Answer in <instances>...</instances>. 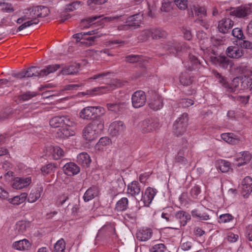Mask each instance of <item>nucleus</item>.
<instances>
[{"label": "nucleus", "instance_id": "obj_15", "mask_svg": "<svg viewBox=\"0 0 252 252\" xmlns=\"http://www.w3.org/2000/svg\"><path fill=\"white\" fill-rule=\"evenodd\" d=\"M126 129V126L122 121L113 122L109 126L110 134L113 136H117L122 134Z\"/></svg>", "mask_w": 252, "mask_h": 252}, {"label": "nucleus", "instance_id": "obj_47", "mask_svg": "<svg viewBox=\"0 0 252 252\" xmlns=\"http://www.w3.org/2000/svg\"><path fill=\"white\" fill-rule=\"evenodd\" d=\"M251 158L252 155L249 152H244L242 155V157L239 159L240 161L238 162L237 166L240 167L244 164H247L250 162Z\"/></svg>", "mask_w": 252, "mask_h": 252}, {"label": "nucleus", "instance_id": "obj_48", "mask_svg": "<svg viewBox=\"0 0 252 252\" xmlns=\"http://www.w3.org/2000/svg\"><path fill=\"white\" fill-rule=\"evenodd\" d=\"M110 139L107 137H103L100 138L98 142L95 146V149L98 150H101L103 147L108 145L110 144Z\"/></svg>", "mask_w": 252, "mask_h": 252}, {"label": "nucleus", "instance_id": "obj_59", "mask_svg": "<svg viewBox=\"0 0 252 252\" xmlns=\"http://www.w3.org/2000/svg\"><path fill=\"white\" fill-rule=\"evenodd\" d=\"M201 192V189L200 188L197 186L195 185L194 187H193L189 192V193L190 194V196L194 199H197L198 198V197L199 195V194Z\"/></svg>", "mask_w": 252, "mask_h": 252}, {"label": "nucleus", "instance_id": "obj_49", "mask_svg": "<svg viewBox=\"0 0 252 252\" xmlns=\"http://www.w3.org/2000/svg\"><path fill=\"white\" fill-rule=\"evenodd\" d=\"M99 234L106 233L108 234H115V230L114 226L111 224H108L103 226L98 231Z\"/></svg>", "mask_w": 252, "mask_h": 252}, {"label": "nucleus", "instance_id": "obj_24", "mask_svg": "<svg viewBox=\"0 0 252 252\" xmlns=\"http://www.w3.org/2000/svg\"><path fill=\"white\" fill-rule=\"evenodd\" d=\"M175 218L178 220L181 225L185 226L191 219L190 215L184 211H178L175 214Z\"/></svg>", "mask_w": 252, "mask_h": 252}, {"label": "nucleus", "instance_id": "obj_53", "mask_svg": "<svg viewBox=\"0 0 252 252\" xmlns=\"http://www.w3.org/2000/svg\"><path fill=\"white\" fill-rule=\"evenodd\" d=\"M239 86L238 78H234L230 84H228V87L227 88L226 91L229 93H234L237 90Z\"/></svg>", "mask_w": 252, "mask_h": 252}, {"label": "nucleus", "instance_id": "obj_11", "mask_svg": "<svg viewBox=\"0 0 252 252\" xmlns=\"http://www.w3.org/2000/svg\"><path fill=\"white\" fill-rule=\"evenodd\" d=\"M234 21L229 18L224 17L218 22V29L223 34L229 33L234 26Z\"/></svg>", "mask_w": 252, "mask_h": 252}, {"label": "nucleus", "instance_id": "obj_44", "mask_svg": "<svg viewBox=\"0 0 252 252\" xmlns=\"http://www.w3.org/2000/svg\"><path fill=\"white\" fill-rule=\"evenodd\" d=\"M213 74L215 78L218 80V82L226 90L227 88L228 87V83L226 81V78L222 76L221 74L216 70H213Z\"/></svg>", "mask_w": 252, "mask_h": 252}, {"label": "nucleus", "instance_id": "obj_38", "mask_svg": "<svg viewBox=\"0 0 252 252\" xmlns=\"http://www.w3.org/2000/svg\"><path fill=\"white\" fill-rule=\"evenodd\" d=\"M29 226V222L24 220L18 221L15 225V230L18 234L24 233Z\"/></svg>", "mask_w": 252, "mask_h": 252}, {"label": "nucleus", "instance_id": "obj_32", "mask_svg": "<svg viewBox=\"0 0 252 252\" xmlns=\"http://www.w3.org/2000/svg\"><path fill=\"white\" fill-rule=\"evenodd\" d=\"M110 91V89L107 87H96L92 89L87 90L85 93V94L91 96L97 94H101L106 93Z\"/></svg>", "mask_w": 252, "mask_h": 252}, {"label": "nucleus", "instance_id": "obj_34", "mask_svg": "<svg viewBox=\"0 0 252 252\" xmlns=\"http://www.w3.org/2000/svg\"><path fill=\"white\" fill-rule=\"evenodd\" d=\"M124 105V103H107L106 106L109 111L117 113L123 110Z\"/></svg>", "mask_w": 252, "mask_h": 252}, {"label": "nucleus", "instance_id": "obj_54", "mask_svg": "<svg viewBox=\"0 0 252 252\" xmlns=\"http://www.w3.org/2000/svg\"><path fill=\"white\" fill-rule=\"evenodd\" d=\"M219 168L222 172H227L230 169V163L225 160H221L219 163Z\"/></svg>", "mask_w": 252, "mask_h": 252}, {"label": "nucleus", "instance_id": "obj_9", "mask_svg": "<svg viewBox=\"0 0 252 252\" xmlns=\"http://www.w3.org/2000/svg\"><path fill=\"white\" fill-rule=\"evenodd\" d=\"M140 127L142 132L149 133L158 128L159 123L157 119H146L140 123Z\"/></svg>", "mask_w": 252, "mask_h": 252}, {"label": "nucleus", "instance_id": "obj_1", "mask_svg": "<svg viewBox=\"0 0 252 252\" xmlns=\"http://www.w3.org/2000/svg\"><path fill=\"white\" fill-rule=\"evenodd\" d=\"M104 128V123L101 121H93L83 128L82 136L86 141H92L96 139Z\"/></svg>", "mask_w": 252, "mask_h": 252}, {"label": "nucleus", "instance_id": "obj_23", "mask_svg": "<svg viewBox=\"0 0 252 252\" xmlns=\"http://www.w3.org/2000/svg\"><path fill=\"white\" fill-rule=\"evenodd\" d=\"M43 192V187L41 185L32 189L28 197V201L30 203L35 202L39 199Z\"/></svg>", "mask_w": 252, "mask_h": 252}, {"label": "nucleus", "instance_id": "obj_51", "mask_svg": "<svg viewBox=\"0 0 252 252\" xmlns=\"http://www.w3.org/2000/svg\"><path fill=\"white\" fill-rule=\"evenodd\" d=\"M65 245L63 239L58 241L54 246L55 252H64Z\"/></svg>", "mask_w": 252, "mask_h": 252}, {"label": "nucleus", "instance_id": "obj_5", "mask_svg": "<svg viewBox=\"0 0 252 252\" xmlns=\"http://www.w3.org/2000/svg\"><path fill=\"white\" fill-rule=\"evenodd\" d=\"M252 13V8L248 5H241L230 9V15L239 19H247Z\"/></svg>", "mask_w": 252, "mask_h": 252}, {"label": "nucleus", "instance_id": "obj_37", "mask_svg": "<svg viewBox=\"0 0 252 252\" xmlns=\"http://www.w3.org/2000/svg\"><path fill=\"white\" fill-rule=\"evenodd\" d=\"M192 216L202 220H207L210 219V216L207 212L199 211L197 209L193 210L191 212Z\"/></svg>", "mask_w": 252, "mask_h": 252}, {"label": "nucleus", "instance_id": "obj_33", "mask_svg": "<svg viewBox=\"0 0 252 252\" xmlns=\"http://www.w3.org/2000/svg\"><path fill=\"white\" fill-rule=\"evenodd\" d=\"M128 200L127 197H123L117 201L115 206V210L118 212L124 211L127 209Z\"/></svg>", "mask_w": 252, "mask_h": 252}, {"label": "nucleus", "instance_id": "obj_40", "mask_svg": "<svg viewBox=\"0 0 252 252\" xmlns=\"http://www.w3.org/2000/svg\"><path fill=\"white\" fill-rule=\"evenodd\" d=\"M36 9V15L37 18L45 17L47 16L49 13V9L48 7L44 6H34Z\"/></svg>", "mask_w": 252, "mask_h": 252}, {"label": "nucleus", "instance_id": "obj_43", "mask_svg": "<svg viewBox=\"0 0 252 252\" xmlns=\"http://www.w3.org/2000/svg\"><path fill=\"white\" fill-rule=\"evenodd\" d=\"M103 15L93 16L87 17L81 20L82 26L84 28L89 27L92 24H94V22L97 19L101 18Z\"/></svg>", "mask_w": 252, "mask_h": 252}, {"label": "nucleus", "instance_id": "obj_8", "mask_svg": "<svg viewBox=\"0 0 252 252\" xmlns=\"http://www.w3.org/2000/svg\"><path fill=\"white\" fill-rule=\"evenodd\" d=\"M98 106H87L82 109L79 113V118L86 121L94 120L97 116Z\"/></svg>", "mask_w": 252, "mask_h": 252}, {"label": "nucleus", "instance_id": "obj_63", "mask_svg": "<svg viewBox=\"0 0 252 252\" xmlns=\"http://www.w3.org/2000/svg\"><path fill=\"white\" fill-rule=\"evenodd\" d=\"M175 4L181 10H185L188 7V0H174Z\"/></svg>", "mask_w": 252, "mask_h": 252}, {"label": "nucleus", "instance_id": "obj_64", "mask_svg": "<svg viewBox=\"0 0 252 252\" xmlns=\"http://www.w3.org/2000/svg\"><path fill=\"white\" fill-rule=\"evenodd\" d=\"M240 45L242 48L251 50H252V42L249 40L242 39L240 42Z\"/></svg>", "mask_w": 252, "mask_h": 252}, {"label": "nucleus", "instance_id": "obj_16", "mask_svg": "<svg viewBox=\"0 0 252 252\" xmlns=\"http://www.w3.org/2000/svg\"><path fill=\"white\" fill-rule=\"evenodd\" d=\"M226 53L227 56L230 58L238 59L244 56L245 51L238 46H231L227 48Z\"/></svg>", "mask_w": 252, "mask_h": 252}, {"label": "nucleus", "instance_id": "obj_22", "mask_svg": "<svg viewBox=\"0 0 252 252\" xmlns=\"http://www.w3.org/2000/svg\"><path fill=\"white\" fill-rule=\"evenodd\" d=\"M80 65L79 63H74L69 66L63 67L61 73L63 75H75L79 70Z\"/></svg>", "mask_w": 252, "mask_h": 252}, {"label": "nucleus", "instance_id": "obj_7", "mask_svg": "<svg viewBox=\"0 0 252 252\" xmlns=\"http://www.w3.org/2000/svg\"><path fill=\"white\" fill-rule=\"evenodd\" d=\"M163 47L170 53L176 55L186 47V45L183 42L172 39L167 41Z\"/></svg>", "mask_w": 252, "mask_h": 252}, {"label": "nucleus", "instance_id": "obj_3", "mask_svg": "<svg viewBox=\"0 0 252 252\" xmlns=\"http://www.w3.org/2000/svg\"><path fill=\"white\" fill-rule=\"evenodd\" d=\"M35 12L36 9H35L34 6L25 10L24 13L25 18L28 21L20 26L17 29V31H21L27 27L32 25L37 24L39 23Z\"/></svg>", "mask_w": 252, "mask_h": 252}, {"label": "nucleus", "instance_id": "obj_14", "mask_svg": "<svg viewBox=\"0 0 252 252\" xmlns=\"http://www.w3.org/2000/svg\"><path fill=\"white\" fill-rule=\"evenodd\" d=\"M210 59L213 64L224 69L227 68L230 64L229 59L224 56H210Z\"/></svg>", "mask_w": 252, "mask_h": 252}, {"label": "nucleus", "instance_id": "obj_30", "mask_svg": "<svg viewBox=\"0 0 252 252\" xmlns=\"http://www.w3.org/2000/svg\"><path fill=\"white\" fill-rule=\"evenodd\" d=\"M149 107L154 110H158L163 106V101L161 97L156 95L150 101Z\"/></svg>", "mask_w": 252, "mask_h": 252}, {"label": "nucleus", "instance_id": "obj_57", "mask_svg": "<svg viewBox=\"0 0 252 252\" xmlns=\"http://www.w3.org/2000/svg\"><path fill=\"white\" fill-rule=\"evenodd\" d=\"M233 217L230 214H224L220 216L218 222L221 223H227L233 219Z\"/></svg>", "mask_w": 252, "mask_h": 252}, {"label": "nucleus", "instance_id": "obj_4", "mask_svg": "<svg viewBox=\"0 0 252 252\" xmlns=\"http://www.w3.org/2000/svg\"><path fill=\"white\" fill-rule=\"evenodd\" d=\"M188 122V115L187 113L183 114L178 118L173 126V130L177 136L182 135L187 130Z\"/></svg>", "mask_w": 252, "mask_h": 252}, {"label": "nucleus", "instance_id": "obj_19", "mask_svg": "<svg viewBox=\"0 0 252 252\" xmlns=\"http://www.w3.org/2000/svg\"><path fill=\"white\" fill-rule=\"evenodd\" d=\"M241 189L244 196L250 193L252 191V178L246 177L242 182Z\"/></svg>", "mask_w": 252, "mask_h": 252}, {"label": "nucleus", "instance_id": "obj_28", "mask_svg": "<svg viewBox=\"0 0 252 252\" xmlns=\"http://www.w3.org/2000/svg\"><path fill=\"white\" fill-rule=\"evenodd\" d=\"M221 138L226 142L232 145L236 144L240 141L238 136L233 133H222L221 134Z\"/></svg>", "mask_w": 252, "mask_h": 252}, {"label": "nucleus", "instance_id": "obj_42", "mask_svg": "<svg viewBox=\"0 0 252 252\" xmlns=\"http://www.w3.org/2000/svg\"><path fill=\"white\" fill-rule=\"evenodd\" d=\"M59 131L58 133L62 138H67L74 134V132L69 126H64L63 127L59 129Z\"/></svg>", "mask_w": 252, "mask_h": 252}, {"label": "nucleus", "instance_id": "obj_56", "mask_svg": "<svg viewBox=\"0 0 252 252\" xmlns=\"http://www.w3.org/2000/svg\"><path fill=\"white\" fill-rule=\"evenodd\" d=\"M194 23L201 26L206 30L210 27V22L206 19L199 17L194 21Z\"/></svg>", "mask_w": 252, "mask_h": 252}, {"label": "nucleus", "instance_id": "obj_10", "mask_svg": "<svg viewBox=\"0 0 252 252\" xmlns=\"http://www.w3.org/2000/svg\"><path fill=\"white\" fill-rule=\"evenodd\" d=\"M131 101L134 108H140L144 106L146 102L145 93L141 90L136 91L132 95Z\"/></svg>", "mask_w": 252, "mask_h": 252}, {"label": "nucleus", "instance_id": "obj_25", "mask_svg": "<svg viewBox=\"0 0 252 252\" xmlns=\"http://www.w3.org/2000/svg\"><path fill=\"white\" fill-rule=\"evenodd\" d=\"M84 36L87 35H94L93 36L85 38L87 40L86 42L81 41V44H85L87 46H90L93 45L94 40L98 37H100L102 34H98L97 30H93L86 32H83Z\"/></svg>", "mask_w": 252, "mask_h": 252}, {"label": "nucleus", "instance_id": "obj_52", "mask_svg": "<svg viewBox=\"0 0 252 252\" xmlns=\"http://www.w3.org/2000/svg\"><path fill=\"white\" fill-rule=\"evenodd\" d=\"M81 2L80 1H75L72 3L66 4L65 6V11H73L78 9L81 6Z\"/></svg>", "mask_w": 252, "mask_h": 252}, {"label": "nucleus", "instance_id": "obj_2", "mask_svg": "<svg viewBox=\"0 0 252 252\" xmlns=\"http://www.w3.org/2000/svg\"><path fill=\"white\" fill-rule=\"evenodd\" d=\"M167 35L168 34L165 31L160 28H153L143 31L140 35V39L146 41L150 37H152L153 39L158 40L165 38Z\"/></svg>", "mask_w": 252, "mask_h": 252}, {"label": "nucleus", "instance_id": "obj_6", "mask_svg": "<svg viewBox=\"0 0 252 252\" xmlns=\"http://www.w3.org/2000/svg\"><path fill=\"white\" fill-rule=\"evenodd\" d=\"M73 124V119L68 116H58L50 120V125L54 128H62L64 126L71 127Z\"/></svg>", "mask_w": 252, "mask_h": 252}, {"label": "nucleus", "instance_id": "obj_36", "mask_svg": "<svg viewBox=\"0 0 252 252\" xmlns=\"http://www.w3.org/2000/svg\"><path fill=\"white\" fill-rule=\"evenodd\" d=\"M61 67L59 64H51L46 66L44 69L41 70L42 76H46L51 73H53Z\"/></svg>", "mask_w": 252, "mask_h": 252}, {"label": "nucleus", "instance_id": "obj_27", "mask_svg": "<svg viewBox=\"0 0 252 252\" xmlns=\"http://www.w3.org/2000/svg\"><path fill=\"white\" fill-rule=\"evenodd\" d=\"M157 193V190L156 189L148 187L145 192V195L143 197L144 203L145 204H150L152 202V200H153Z\"/></svg>", "mask_w": 252, "mask_h": 252}, {"label": "nucleus", "instance_id": "obj_13", "mask_svg": "<svg viewBox=\"0 0 252 252\" xmlns=\"http://www.w3.org/2000/svg\"><path fill=\"white\" fill-rule=\"evenodd\" d=\"M188 142L186 139L183 140V144L175 158V162L185 165L188 163V160L185 157V151L188 148Z\"/></svg>", "mask_w": 252, "mask_h": 252}, {"label": "nucleus", "instance_id": "obj_20", "mask_svg": "<svg viewBox=\"0 0 252 252\" xmlns=\"http://www.w3.org/2000/svg\"><path fill=\"white\" fill-rule=\"evenodd\" d=\"M152 235V229L147 227L140 229L136 233V238L140 241H146L151 238Z\"/></svg>", "mask_w": 252, "mask_h": 252}, {"label": "nucleus", "instance_id": "obj_26", "mask_svg": "<svg viewBox=\"0 0 252 252\" xmlns=\"http://www.w3.org/2000/svg\"><path fill=\"white\" fill-rule=\"evenodd\" d=\"M98 189L96 186H92L89 188L85 192L83 198L85 202H88L94 197L96 196L98 194Z\"/></svg>", "mask_w": 252, "mask_h": 252}, {"label": "nucleus", "instance_id": "obj_17", "mask_svg": "<svg viewBox=\"0 0 252 252\" xmlns=\"http://www.w3.org/2000/svg\"><path fill=\"white\" fill-rule=\"evenodd\" d=\"M141 192V186L137 181H134L129 183L127 186L126 193L134 198Z\"/></svg>", "mask_w": 252, "mask_h": 252}, {"label": "nucleus", "instance_id": "obj_61", "mask_svg": "<svg viewBox=\"0 0 252 252\" xmlns=\"http://www.w3.org/2000/svg\"><path fill=\"white\" fill-rule=\"evenodd\" d=\"M1 7V10L3 12L11 13L14 11V9L10 3L4 2Z\"/></svg>", "mask_w": 252, "mask_h": 252}, {"label": "nucleus", "instance_id": "obj_29", "mask_svg": "<svg viewBox=\"0 0 252 252\" xmlns=\"http://www.w3.org/2000/svg\"><path fill=\"white\" fill-rule=\"evenodd\" d=\"M77 161L79 164L85 167H89L91 162V158L87 153H82L79 154L77 156Z\"/></svg>", "mask_w": 252, "mask_h": 252}, {"label": "nucleus", "instance_id": "obj_39", "mask_svg": "<svg viewBox=\"0 0 252 252\" xmlns=\"http://www.w3.org/2000/svg\"><path fill=\"white\" fill-rule=\"evenodd\" d=\"M26 77H37L42 76L41 70L36 66H31L26 71Z\"/></svg>", "mask_w": 252, "mask_h": 252}, {"label": "nucleus", "instance_id": "obj_50", "mask_svg": "<svg viewBox=\"0 0 252 252\" xmlns=\"http://www.w3.org/2000/svg\"><path fill=\"white\" fill-rule=\"evenodd\" d=\"M192 79L187 73H182L180 76V82L184 86H189L192 83Z\"/></svg>", "mask_w": 252, "mask_h": 252}, {"label": "nucleus", "instance_id": "obj_21", "mask_svg": "<svg viewBox=\"0 0 252 252\" xmlns=\"http://www.w3.org/2000/svg\"><path fill=\"white\" fill-rule=\"evenodd\" d=\"M126 26L136 29L139 27L141 23V17L139 14H135L128 17L126 21Z\"/></svg>", "mask_w": 252, "mask_h": 252}, {"label": "nucleus", "instance_id": "obj_31", "mask_svg": "<svg viewBox=\"0 0 252 252\" xmlns=\"http://www.w3.org/2000/svg\"><path fill=\"white\" fill-rule=\"evenodd\" d=\"M13 248L19 251H25L29 249L31 247V243L27 239H23L15 242L13 244Z\"/></svg>", "mask_w": 252, "mask_h": 252}, {"label": "nucleus", "instance_id": "obj_18", "mask_svg": "<svg viewBox=\"0 0 252 252\" xmlns=\"http://www.w3.org/2000/svg\"><path fill=\"white\" fill-rule=\"evenodd\" d=\"M64 173L68 176H72L77 174L80 170V167L74 162L66 163L63 167Z\"/></svg>", "mask_w": 252, "mask_h": 252}, {"label": "nucleus", "instance_id": "obj_35", "mask_svg": "<svg viewBox=\"0 0 252 252\" xmlns=\"http://www.w3.org/2000/svg\"><path fill=\"white\" fill-rule=\"evenodd\" d=\"M28 194L26 192L22 193L19 196H15L8 199L9 203L14 205H19L23 203L27 198Z\"/></svg>", "mask_w": 252, "mask_h": 252}, {"label": "nucleus", "instance_id": "obj_55", "mask_svg": "<svg viewBox=\"0 0 252 252\" xmlns=\"http://www.w3.org/2000/svg\"><path fill=\"white\" fill-rule=\"evenodd\" d=\"M36 94L35 93L28 91L20 95L19 99L23 101H27L36 96Z\"/></svg>", "mask_w": 252, "mask_h": 252}, {"label": "nucleus", "instance_id": "obj_45", "mask_svg": "<svg viewBox=\"0 0 252 252\" xmlns=\"http://www.w3.org/2000/svg\"><path fill=\"white\" fill-rule=\"evenodd\" d=\"M51 150L52 151V158L55 160H58L63 156V150L58 146L52 147Z\"/></svg>", "mask_w": 252, "mask_h": 252}, {"label": "nucleus", "instance_id": "obj_41", "mask_svg": "<svg viewBox=\"0 0 252 252\" xmlns=\"http://www.w3.org/2000/svg\"><path fill=\"white\" fill-rule=\"evenodd\" d=\"M193 10L195 15L199 18H203L207 16L206 8L204 6L194 5H193Z\"/></svg>", "mask_w": 252, "mask_h": 252}, {"label": "nucleus", "instance_id": "obj_60", "mask_svg": "<svg viewBox=\"0 0 252 252\" xmlns=\"http://www.w3.org/2000/svg\"><path fill=\"white\" fill-rule=\"evenodd\" d=\"M166 247L163 244H157L153 246L150 249L151 252H164Z\"/></svg>", "mask_w": 252, "mask_h": 252}, {"label": "nucleus", "instance_id": "obj_12", "mask_svg": "<svg viewBox=\"0 0 252 252\" xmlns=\"http://www.w3.org/2000/svg\"><path fill=\"white\" fill-rule=\"evenodd\" d=\"M32 183L31 177L26 178L16 177L11 182V186L16 189H22L28 186Z\"/></svg>", "mask_w": 252, "mask_h": 252}, {"label": "nucleus", "instance_id": "obj_46", "mask_svg": "<svg viewBox=\"0 0 252 252\" xmlns=\"http://www.w3.org/2000/svg\"><path fill=\"white\" fill-rule=\"evenodd\" d=\"M198 39H200V36H203V39H200L199 44L201 48H207L209 43V39L207 37L206 34L204 32H198L197 34Z\"/></svg>", "mask_w": 252, "mask_h": 252}, {"label": "nucleus", "instance_id": "obj_58", "mask_svg": "<svg viewBox=\"0 0 252 252\" xmlns=\"http://www.w3.org/2000/svg\"><path fill=\"white\" fill-rule=\"evenodd\" d=\"M56 168L54 164L50 163L43 166L41 168V171L44 175L49 174L53 171L54 169Z\"/></svg>", "mask_w": 252, "mask_h": 252}, {"label": "nucleus", "instance_id": "obj_62", "mask_svg": "<svg viewBox=\"0 0 252 252\" xmlns=\"http://www.w3.org/2000/svg\"><path fill=\"white\" fill-rule=\"evenodd\" d=\"M232 35L239 40H242L243 38H245L242 30L238 28H235L232 31Z\"/></svg>", "mask_w": 252, "mask_h": 252}]
</instances>
